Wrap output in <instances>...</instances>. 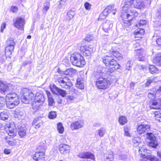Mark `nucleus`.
<instances>
[{
    "instance_id": "nucleus-17",
    "label": "nucleus",
    "mask_w": 161,
    "mask_h": 161,
    "mask_svg": "<svg viewBox=\"0 0 161 161\" xmlns=\"http://www.w3.org/2000/svg\"><path fill=\"white\" fill-rule=\"evenodd\" d=\"M113 26V22L107 20L103 23V29L105 32H108V31L110 30Z\"/></svg>"
},
{
    "instance_id": "nucleus-13",
    "label": "nucleus",
    "mask_w": 161,
    "mask_h": 161,
    "mask_svg": "<svg viewBox=\"0 0 161 161\" xmlns=\"http://www.w3.org/2000/svg\"><path fill=\"white\" fill-rule=\"evenodd\" d=\"M116 13V9L114 8L113 6L111 5H108L102 12L100 16L103 15L104 17H106L108 14L112 13L113 15H114Z\"/></svg>"
},
{
    "instance_id": "nucleus-51",
    "label": "nucleus",
    "mask_w": 161,
    "mask_h": 161,
    "mask_svg": "<svg viewBox=\"0 0 161 161\" xmlns=\"http://www.w3.org/2000/svg\"><path fill=\"white\" fill-rule=\"evenodd\" d=\"M10 10L14 13L17 12L18 11V8L15 6H13L11 7Z\"/></svg>"
},
{
    "instance_id": "nucleus-55",
    "label": "nucleus",
    "mask_w": 161,
    "mask_h": 161,
    "mask_svg": "<svg viewBox=\"0 0 161 161\" xmlns=\"http://www.w3.org/2000/svg\"><path fill=\"white\" fill-rule=\"evenodd\" d=\"M153 80L152 79H148L145 83L146 86H148L152 82Z\"/></svg>"
},
{
    "instance_id": "nucleus-3",
    "label": "nucleus",
    "mask_w": 161,
    "mask_h": 161,
    "mask_svg": "<svg viewBox=\"0 0 161 161\" xmlns=\"http://www.w3.org/2000/svg\"><path fill=\"white\" fill-rule=\"evenodd\" d=\"M102 59L103 63L106 66L109 65V70L105 72L108 75H109L111 73L119 68L120 65L112 57L107 55Z\"/></svg>"
},
{
    "instance_id": "nucleus-64",
    "label": "nucleus",
    "mask_w": 161,
    "mask_h": 161,
    "mask_svg": "<svg viewBox=\"0 0 161 161\" xmlns=\"http://www.w3.org/2000/svg\"><path fill=\"white\" fill-rule=\"evenodd\" d=\"M146 1L145 3H146V5H149L150 4L151 0H144Z\"/></svg>"
},
{
    "instance_id": "nucleus-8",
    "label": "nucleus",
    "mask_w": 161,
    "mask_h": 161,
    "mask_svg": "<svg viewBox=\"0 0 161 161\" xmlns=\"http://www.w3.org/2000/svg\"><path fill=\"white\" fill-rule=\"evenodd\" d=\"M7 46L5 48V54L11 55L14 49L15 43L11 38H8L6 42Z\"/></svg>"
},
{
    "instance_id": "nucleus-11",
    "label": "nucleus",
    "mask_w": 161,
    "mask_h": 161,
    "mask_svg": "<svg viewBox=\"0 0 161 161\" xmlns=\"http://www.w3.org/2000/svg\"><path fill=\"white\" fill-rule=\"evenodd\" d=\"M147 138L150 140V142H149V146L155 148L158 145L156 137L153 133H147Z\"/></svg>"
},
{
    "instance_id": "nucleus-24",
    "label": "nucleus",
    "mask_w": 161,
    "mask_h": 161,
    "mask_svg": "<svg viewBox=\"0 0 161 161\" xmlns=\"http://www.w3.org/2000/svg\"><path fill=\"white\" fill-rule=\"evenodd\" d=\"M153 62L161 66V53L157 54L153 59Z\"/></svg>"
},
{
    "instance_id": "nucleus-20",
    "label": "nucleus",
    "mask_w": 161,
    "mask_h": 161,
    "mask_svg": "<svg viewBox=\"0 0 161 161\" xmlns=\"http://www.w3.org/2000/svg\"><path fill=\"white\" fill-rule=\"evenodd\" d=\"M83 125V123L81 121H76L71 123L70 128L72 130H77L82 127Z\"/></svg>"
},
{
    "instance_id": "nucleus-4",
    "label": "nucleus",
    "mask_w": 161,
    "mask_h": 161,
    "mask_svg": "<svg viewBox=\"0 0 161 161\" xmlns=\"http://www.w3.org/2000/svg\"><path fill=\"white\" fill-rule=\"evenodd\" d=\"M127 5L125 4L123 7L121 17L124 19H127L132 20L138 15V13L136 10L132 9Z\"/></svg>"
},
{
    "instance_id": "nucleus-39",
    "label": "nucleus",
    "mask_w": 161,
    "mask_h": 161,
    "mask_svg": "<svg viewBox=\"0 0 161 161\" xmlns=\"http://www.w3.org/2000/svg\"><path fill=\"white\" fill-rule=\"evenodd\" d=\"M149 70L151 74H153L157 71V68L154 65H151L149 67Z\"/></svg>"
},
{
    "instance_id": "nucleus-31",
    "label": "nucleus",
    "mask_w": 161,
    "mask_h": 161,
    "mask_svg": "<svg viewBox=\"0 0 161 161\" xmlns=\"http://www.w3.org/2000/svg\"><path fill=\"white\" fill-rule=\"evenodd\" d=\"M114 156L113 153L111 152L108 154H107L105 156L104 161H113Z\"/></svg>"
},
{
    "instance_id": "nucleus-19",
    "label": "nucleus",
    "mask_w": 161,
    "mask_h": 161,
    "mask_svg": "<svg viewBox=\"0 0 161 161\" xmlns=\"http://www.w3.org/2000/svg\"><path fill=\"white\" fill-rule=\"evenodd\" d=\"M70 147L68 145L60 144L59 146V150L61 153L64 154L69 152Z\"/></svg>"
},
{
    "instance_id": "nucleus-7",
    "label": "nucleus",
    "mask_w": 161,
    "mask_h": 161,
    "mask_svg": "<svg viewBox=\"0 0 161 161\" xmlns=\"http://www.w3.org/2000/svg\"><path fill=\"white\" fill-rule=\"evenodd\" d=\"M58 81L61 87L63 88L69 89L72 86L70 80L68 77L59 78Z\"/></svg>"
},
{
    "instance_id": "nucleus-47",
    "label": "nucleus",
    "mask_w": 161,
    "mask_h": 161,
    "mask_svg": "<svg viewBox=\"0 0 161 161\" xmlns=\"http://www.w3.org/2000/svg\"><path fill=\"white\" fill-rule=\"evenodd\" d=\"M84 6L85 8L87 10L90 9L91 7V4L88 2H86L85 3Z\"/></svg>"
},
{
    "instance_id": "nucleus-32",
    "label": "nucleus",
    "mask_w": 161,
    "mask_h": 161,
    "mask_svg": "<svg viewBox=\"0 0 161 161\" xmlns=\"http://www.w3.org/2000/svg\"><path fill=\"white\" fill-rule=\"evenodd\" d=\"M50 5V3L49 1L46 2L44 3L43 5L44 7L42 10L43 13H46L49 8Z\"/></svg>"
},
{
    "instance_id": "nucleus-34",
    "label": "nucleus",
    "mask_w": 161,
    "mask_h": 161,
    "mask_svg": "<svg viewBox=\"0 0 161 161\" xmlns=\"http://www.w3.org/2000/svg\"><path fill=\"white\" fill-rule=\"evenodd\" d=\"M123 20H124V24L123 26L125 28L128 27L131 25V23L130 21L132 20H130V19H123Z\"/></svg>"
},
{
    "instance_id": "nucleus-52",
    "label": "nucleus",
    "mask_w": 161,
    "mask_h": 161,
    "mask_svg": "<svg viewBox=\"0 0 161 161\" xmlns=\"http://www.w3.org/2000/svg\"><path fill=\"white\" fill-rule=\"evenodd\" d=\"M6 24L4 22L2 24L1 26L0 32L2 33L3 32L4 30L6 28Z\"/></svg>"
},
{
    "instance_id": "nucleus-59",
    "label": "nucleus",
    "mask_w": 161,
    "mask_h": 161,
    "mask_svg": "<svg viewBox=\"0 0 161 161\" xmlns=\"http://www.w3.org/2000/svg\"><path fill=\"white\" fill-rule=\"evenodd\" d=\"M66 99L67 100H72L74 99V97L72 96H66Z\"/></svg>"
},
{
    "instance_id": "nucleus-28",
    "label": "nucleus",
    "mask_w": 161,
    "mask_h": 161,
    "mask_svg": "<svg viewBox=\"0 0 161 161\" xmlns=\"http://www.w3.org/2000/svg\"><path fill=\"white\" fill-rule=\"evenodd\" d=\"M154 90H155V89H153V91H151L148 94V97L150 99H153L155 97V96L156 95L157 92L155 90L154 91Z\"/></svg>"
},
{
    "instance_id": "nucleus-60",
    "label": "nucleus",
    "mask_w": 161,
    "mask_h": 161,
    "mask_svg": "<svg viewBox=\"0 0 161 161\" xmlns=\"http://www.w3.org/2000/svg\"><path fill=\"white\" fill-rule=\"evenodd\" d=\"M156 42L158 45L161 46V38H159L157 39Z\"/></svg>"
},
{
    "instance_id": "nucleus-44",
    "label": "nucleus",
    "mask_w": 161,
    "mask_h": 161,
    "mask_svg": "<svg viewBox=\"0 0 161 161\" xmlns=\"http://www.w3.org/2000/svg\"><path fill=\"white\" fill-rule=\"evenodd\" d=\"M132 64L130 61H128L126 65L125 69L130 70L132 67Z\"/></svg>"
},
{
    "instance_id": "nucleus-38",
    "label": "nucleus",
    "mask_w": 161,
    "mask_h": 161,
    "mask_svg": "<svg viewBox=\"0 0 161 161\" xmlns=\"http://www.w3.org/2000/svg\"><path fill=\"white\" fill-rule=\"evenodd\" d=\"M145 158L148 159L149 161H158V159L156 157L152 156L150 155V153H149V154Z\"/></svg>"
},
{
    "instance_id": "nucleus-1",
    "label": "nucleus",
    "mask_w": 161,
    "mask_h": 161,
    "mask_svg": "<svg viewBox=\"0 0 161 161\" xmlns=\"http://www.w3.org/2000/svg\"><path fill=\"white\" fill-rule=\"evenodd\" d=\"M21 100L23 103L28 104L33 101L32 104L33 109L35 111L38 110L40 106L42 105L45 100L44 96L42 93L37 92L35 97L30 90L25 89L22 91Z\"/></svg>"
},
{
    "instance_id": "nucleus-2",
    "label": "nucleus",
    "mask_w": 161,
    "mask_h": 161,
    "mask_svg": "<svg viewBox=\"0 0 161 161\" xmlns=\"http://www.w3.org/2000/svg\"><path fill=\"white\" fill-rule=\"evenodd\" d=\"M100 71L97 70L96 74V77L97 80L96 86L99 89H106L110 84V81L106 78L107 73L104 71V69L102 68Z\"/></svg>"
},
{
    "instance_id": "nucleus-41",
    "label": "nucleus",
    "mask_w": 161,
    "mask_h": 161,
    "mask_svg": "<svg viewBox=\"0 0 161 161\" xmlns=\"http://www.w3.org/2000/svg\"><path fill=\"white\" fill-rule=\"evenodd\" d=\"M57 114L55 112L51 111L50 112L48 115V117L50 119H53L56 117Z\"/></svg>"
},
{
    "instance_id": "nucleus-43",
    "label": "nucleus",
    "mask_w": 161,
    "mask_h": 161,
    "mask_svg": "<svg viewBox=\"0 0 161 161\" xmlns=\"http://www.w3.org/2000/svg\"><path fill=\"white\" fill-rule=\"evenodd\" d=\"M155 116L157 120L161 122V113L159 112L155 113Z\"/></svg>"
},
{
    "instance_id": "nucleus-54",
    "label": "nucleus",
    "mask_w": 161,
    "mask_h": 161,
    "mask_svg": "<svg viewBox=\"0 0 161 161\" xmlns=\"http://www.w3.org/2000/svg\"><path fill=\"white\" fill-rule=\"evenodd\" d=\"M40 122H38V123L36 124L35 125H35V127L36 129H38L42 125V121L40 120Z\"/></svg>"
},
{
    "instance_id": "nucleus-23",
    "label": "nucleus",
    "mask_w": 161,
    "mask_h": 161,
    "mask_svg": "<svg viewBox=\"0 0 161 161\" xmlns=\"http://www.w3.org/2000/svg\"><path fill=\"white\" fill-rule=\"evenodd\" d=\"M6 131H8V134L11 137H14L16 136V130L10 126L5 128Z\"/></svg>"
},
{
    "instance_id": "nucleus-6",
    "label": "nucleus",
    "mask_w": 161,
    "mask_h": 161,
    "mask_svg": "<svg viewBox=\"0 0 161 161\" xmlns=\"http://www.w3.org/2000/svg\"><path fill=\"white\" fill-rule=\"evenodd\" d=\"M70 60L73 65L77 67H82L85 64L83 57L77 53H75L71 55Z\"/></svg>"
},
{
    "instance_id": "nucleus-16",
    "label": "nucleus",
    "mask_w": 161,
    "mask_h": 161,
    "mask_svg": "<svg viewBox=\"0 0 161 161\" xmlns=\"http://www.w3.org/2000/svg\"><path fill=\"white\" fill-rule=\"evenodd\" d=\"M45 153L43 152H36L33 157L36 161H45Z\"/></svg>"
},
{
    "instance_id": "nucleus-62",
    "label": "nucleus",
    "mask_w": 161,
    "mask_h": 161,
    "mask_svg": "<svg viewBox=\"0 0 161 161\" xmlns=\"http://www.w3.org/2000/svg\"><path fill=\"white\" fill-rule=\"evenodd\" d=\"M139 32L140 35H143L144 33V30L142 28H140L139 30Z\"/></svg>"
},
{
    "instance_id": "nucleus-29",
    "label": "nucleus",
    "mask_w": 161,
    "mask_h": 161,
    "mask_svg": "<svg viewBox=\"0 0 161 161\" xmlns=\"http://www.w3.org/2000/svg\"><path fill=\"white\" fill-rule=\"evenodd\" d=\"M75 14L74 11L71 10H69L67 13L66 18L67 19L70 20L73 18Z\"/></svg>"
},
{
    "instance_id": "nucleus-49",
    "label": "nucleus",
    "mask_w": 161,
    "mask_h": 161,
    "mask_svg": "<svg viewBox=\"0 0 161 161\" xmlns=\"http://www.w3.org/2000/svg\"><path fill=\"white\" fill-rule=\"evenodd\" d=\"M67 71L70 72L71 75L72 74H75L76 73V70L73 69H67Z\"/></svg>"
},
{
    "instance_id": "nucleus-14",
    "label": "nucleus",
    "mask_w": 161,
    "mask_h": 161,
    "mask_svg": "<svg viewBox=\"0 0 161 161\" xmlns=\"http://www.w3.org/2000/svg\"><path fill=\"white\" fill-rule=\"evenodd\" d=\"M150 129V126L145 124H141L139 125L137 128V132L141 135L144 133L146 131H148Z\"/></svg>"
},
{
    "instance_id": "nucleus-21",
    "label": "nucleus",
    "mask_w": 161,
    "mask_h": 161,
    "mask_svg": "<svg viewBox=\"0 0 161 161\" xmlns=\"http://www.w3.org/2000/svg\"><path fill=\"white\" fill-rule=\"evenodd\" d=\"M137 0H126L125 2V4H127L129 7H133L138 8L140 6L138 5Z\"/></svg>"
},
{
    "instance_id": "nucleus-63",
    "label": "nucleus",
    "mask_w": 161,
    "mask_h": 161,
    "mask_svg": "<svg viewBox=\"0 0 161 161\" xmlns=\"http://www.w3.org/2000/svg\"><path fill=\"white\" fill-rule=\"evenodd\" d=\"M78 87H79L80 89H82L84 88V84H81L80 85H78Z\"/></svg>"
},
{
    "instance_id": "nucleus-12",
    "label": "nucleus",
    "mask_w": 161,
    "mask_h": 161,
    "mask_svg": "<svg viewBox=\"0 0 161 161\" xmlns=\"http://www.w3.org/2000/svg\"><path fill=\"white\" fill-rule=\"evenodd\" d=\"M14 87L11 84L5 83L0 80V90L2 93H4L7 91L12 90L14 88Z\"/></svg>"
},
{
    "instance_id": "nucleus-50",
    "label": "nucleus",
    "mask_w": 161,
    "mask_h": 161,
    "mask_svg": "<svg viewBox=\"0 0 161 161\" xmlns=\"http://www.w3.org/2000/svg\"><path fill=\"white\" fill-rule=\"evenodd\" d=\"M92 39V36L90 35H87L85 38V40L87 42L91 41Z\"/></svg>"
},
{
    "instance_id": "nucleus-26",
    "label": "nucleus",
    "mask_w": 161,
    "mask_h": 161,
    "mask_svg": "<svg viewBox=\"0 0 161 161\" xmlns=\"http://www.w3.org/2000/svg\"><path fill=\"white\" fill-rule=\"evenodd\" d=\"M9 113L7 110H4L0 113V119L5 120L7 119L9 117Z\"/></svg>"
},
{
    "instance_id": "nucleus-57",
    "label": "nucleus",
    "mask_w": 161,
    "mask_h": 161,
    "mask_svg": "<svg viewBox=\"0 0 161 161\" xmlns=\"http://www.w3.org/2000/svg\"><path fill=\"white\" fill-rule=\"evenodd\" d=\"M16 114L17 115V117L19 118L24 115V113L20 111L19 112L17 113Z\"/></svg>"
},
{
    "instance_id": "nucleus-10",
    "label": "nucleus",
    "mask_w": 161,
    "mask_h": 161,
    "mask_svg": "<svg viewBox=\"0 0 161 161\" xmlns=\"http://www.w3.org/2000/svg\"><path fill=\"white\" fill-rule=\"evenodd\" d=\"M25 23V19L20 17L16 18L14 20V26L17 28L22 30Z\"/></svg>"
},
{
    "instance_id": "nucleus-18",
    "label": "nucleus",
    "mask_w": 161,
    "mask_h": 161,
    "mask_svg": "<svg viewBox=\"0 0 161 161\" xmlns=\"http://www.w3.org/2000/svg\"><path fill=\"white\" fill-rule=\"evenodd\" d=\"M78 157L80 158H89L93 159L94 157L93 154L88 152H83L79 153Z\"/></svg>"
},
{
    "instance_id": "nucleus-61",
    "label": "nucleus",
    "mask_w": 161,
    "mask_h": 161,
    "mask_svg": "<svg viewBox=\"0 0 161 161\" xmlns=\"http://www.w3.org/2000/svg\"><path fill=\"white\" fill-rule=\"evenodd\" d=\"M46 93L47 94L48 98H49L50 97H52V96L51 95V94L48 91H46Z\"/></svg>"
},
{
    "instance_id": "nucleus-37",
    "label": "nucleus",
    "mask_w": 161,
    "mask_h": 161,
    "mask_svg": "<svg viewBox=\"0 0 161 161\" xmlns=\"http://www.w3.org/2000/svg\"><path fill=\"white\" fill-rule=\"evenodd\" d=\"M57 130L58 132L62 134L64 131V127L61 123H59L57 124Z\"/></svg>"
},
{
    "instance_id": "nucleus-53",
    "label": "nucleus",
    "mask_w": 161,
    "mask_h": 161,
    "mask_svg": "<svg viewBox=\"0 0 161 161\" xmlns=\"http://www.w3.org/2000/svg\"><path fill=\"white\" fill-rule=\"evenodd\" d=\"M48 105L50 106H51L54 103V100L52 97L48 98Z\"/></svg>"
},
{
    "instance_id": "nucleus-25",
    "label": "nucleus",
    "mask_w": 161,
    "mask_h": 161,
    "mask_svg": "<svg viewBox=\"0 0 161 161\" xmlns=\"http://www.w3.org/2000/svg\"><path fill=\"white\" fill-rule=\"evenodd\" d=\"M27 129L25 127H22V126L19 128L18 131V134L19 136L21 137H23L25 136L26 134Z\"/></svg>"
},
{
    "instance_id": "nucleus-56",
    "label": "nucleus",
    "mask_w": 161,
    "mask_h": 161,
    "mask_svg": "<svg viewBox=\"0 0 161 161\" xmlns=\"http://www.w3.org/2000/svg\"><path fill=\"white\" fill-rule=\"evenodd\" d=\"M11 150L10 149L5 148L4 150V152L5 154H9L11 153Z\"/></svg>"
},
{
    "instance_id": "nucleus-36",
    "label": "nucleus",
    "mask_w": 161,
    "mask_h": 161,
    "mask_svg": "<svg viewBox=\"0 0 161 161\" xmlns=\"http://www.w3.org/2000/svg\"><path fill=\"white\" fill-rule=\"evenodd\" d=\"M141 139L139 137H134L133 139V142L135 146H137L141 142Z\"/></svg>"
},
{
    "instance_id": "nucleus-5",
    "label": "nucleus",
    "mask_w": 161,
    "mask_h": 161,
    "mask_svg": "<svg viewBox=\"0 0 161 161\" xmlns=\"http://www.w3.org/2000/svg\"><path fill=\"white\" fill-rule=\"evenodd\" d=\"M5 99L7 107L10 109L14 108L20 102L18 95L14 92L7 94Z\"/></svg>"
},
{
    "instance_id": "nucleus-58",
    "label": "nucleus",
    "mask_w": 161,
    "mask_h": 161,
    "mask_svg": "<svg viewBox=\"0 0 161 161\" xmlns=\"http://www.w3.org/2000/svg\"><path fill=\"white\" fill-rule=\"evenodd\" d=\"M40 120H39V119L38 118H35L34 120L33 121V122H32V125H35L36 123L38 122H38Z\"/></svg>"
},
{
    "instance_id": "nucleus-30",
    "label": "nucleus",
    "mask_w": 161,
    "mask_h": 161,
    "mask_svg": "<svg viewBox=\"0 0 161 161\" xmlns=\"http://www.w3.org/2000/svg\"><path fill=\"white\" fill-rule=\"evenodd\" d=\"M138 5L141 6L140 8H138V9H143L144 8L146 5V3L144 0L141 1V0H137Z\"/></svg>"
},
{
    "instance_id": "nucleus-40",
    "label": "nucleus",
    "mask_w": 161,
    "mask_h": 161,
    "mask_svg": "<svg viewBox=\"0 0 161 161\" xmlns=\"http://www.w3.org/2000/svg\"><path fill=\"white\" fill-rule=\"evenodd\" d=\"M137 55L138 57V60L139 61H143L145 60V57L143 56L142 53L139 51L137 53Z\"/></svg>"
},
{
    "instance_id": "nucleus-15",
    "label": "nucleus",
    "mask_w": 161,
    "mask_h": 161,
    "mask_svg": "<svg viewBox=\"0 0 161 161\" xmlns=\"http://www.w3.org/2000/svg\"><path fill=\"white\" fill-rule=\"evenodd\" d=\"M51 91L53 93L55 94L57 93L56 92H57V93H59V95L63 97H64L67 94L65 91L59 88L55 85L53 86V89H51Z\"/></svg>"
},
{
    "instance_id": "nucleus-46",
    "label": "nucleus",
    "mask_w": 161,
    "mask_h": 161,
    "mask_svg": "<svg viewBox=\"0 0 161 161\" xmlns=\"http://www.w3.org/2000/svg\"><path fill=\"white\" fill-rule=\"evenodd\" d=\"M112 54L115 57H119L121 56V54L117 51H113Z\"/></svg>"
},
{
    "instance_id": "nucleus-48",
    "label": "nucleus",
    "mask_w": 161,
    "mask_h": 161,
    "mask_svg": "<svg viewBox=\"0 0 161 161\" xmlns=\"http://www.w3.org/2000/svg\"><path fill=\"white\" fill-rule=\"evenodd\" d=\"M127 155L124 154H122L119 156V160L123 161H125Z\"/></svg>"
},
{
    "instance_id": "nucleus-33",
    "label": "nucleus",
    "mask_w": 161,
    "mask_h": 161,
    "mask_svg": "<svg viewBox=\"0 0 161 161\" xmlns=\"http://www.w3.org/2000/svg\"><path fill=\"white\" fill-rule=\"evenodd\" d=\"M105 131L106 130L105 128L101 127L97 131V132L100 137H102L103 136Z\"/></svg>"
},
{
    "instance_id": "nucleus-35",
    "label": "nucleus",
    "mask_w": 161,
    "mask_h": 161,
    "mask_svg": "<svg viewBox=\"0 0 161 161\" xmlns=\"http://www.w3.org/2000/svg\"><path fill=\"white\" fill-rule=\"evenodd\" d=\"M119 122L121 125H123L127 122V119L125 116H121L119 118Z\"/></svg>"
},
{
    "instance_id": "nucleus-22",
    "label": "nucleus",
    "mask_w": 161,
    "mask_h": 161,
    "mask_svg": "<svg viewBox=\"0 0 161 161\" xmlns=\"http://www.w3.org/2000/svg\"><path fill=\"white\" fill-rule=\"evenodd\" d=\"M150 151L145 149L144 146L142 147H139V152L140 154L143 156V157L145 158L149 154V153L147 151Z\"/></svg>"
},
{
    "instance_id": "nucleus-9",
    "label": "nucleus",
    "mask_w": 161,
    "mask_h": 161,
    "mask_svg": "<svg viewBox=\"0 0 161 161\" xmlns=\"http://www.w3.org/2000/svg\"><path fill=\"white\" fill-rule=\"evenodd\" d=\"M80 51L85 56H89L93 52V48L91 45H86L80 47Z\"/></svg>"
},
{
    "instance_id": "nucleus-42",
    "label": "nucleus",
    "mask_w": 161,
    "mask_h": 161,
    "mask_svg": "<svg viewBox=\"0 0 161 161\" xmlns=\"http://www.w3.org/2000/svg\"><path fill=\"white\" fill-rule=\"evenodd\" d=\"M157 15L159 19L161 18V7L158 9ZM158 24V26L159 27H161V21L159 22Z\"/></svg>"
},
{
    "instance_id": "nucleus-27",
    "label": "nucleus",
    "mask_w": 161,
    "mask_h": 161,
    "mask_svg": "<svg viewBox=\"0 0 161 161\" xmlns=\"http://www.w3.org/2000/svg\"><path fill=\"white\" fill-rule=\"evenodd\" d=\"M159 101H157L156 100L153 101L150 105V107L152 109H158L159 108Z\"/></svg>"
},
{
    "instance_id": "nucleus-45",
    "label": "nucleus",
    "mask_w": 161,
    "mask_h": 161,
    "mask_svg": "<svg viewBox=\"0 0 161 161\" xmlns=\"http://www.w3.org/2000/svg\"><path fill=\"white\" fill-rule=\"evenodd\" d=\"M147 21L145 20H141L139 21V23L137 24L136 25L137 27L138 26H141L144 25L146 24Z\"/></svg>"
}]
</instances>
